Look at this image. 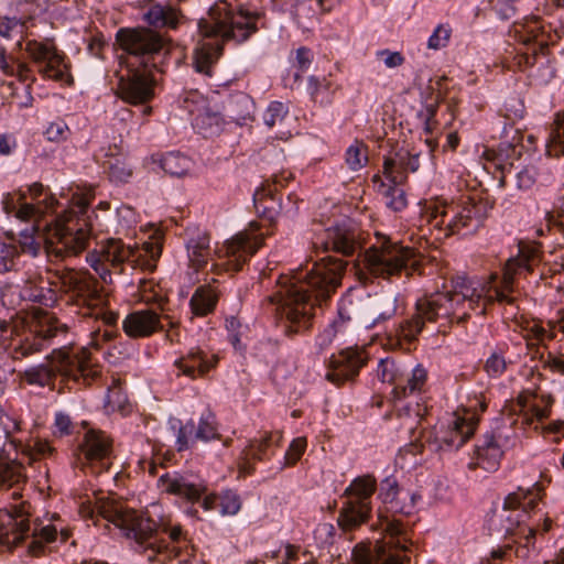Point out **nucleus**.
<instances>
[{
    "mask_svg": "<svg viewBox=\"0 0 564 564\" xmlns=\"http://www.w3.org/2000/svg\"><path fill=\"white\" fill-rule=\"evenodd\" d=\"M346 264L327 257L310 271L300 269L292 275H280L279 290L264 297L262 305L272 308L288 336L301 334L312 327L315 305L327 301L340 285Z\"/></svg>",
    "mask_w": 564,
    "mask_h": 564,
    "instance_id": "obj_1",
    "label": "nucleus"
},
{
    "mask_svg": "<svg viewBox=\"0 0 564 564\" xmlns=\"http://www.w3.org/2000/svg\"><path fill=\"white\" fill-rule=\"evenodd\" d=\"M496 279L495 274H491L487 282L457 276L454 281V291L436 292L419 299L415 314L403 321L395 329V345L409 350L426 322L435 323L444 318L449 323H465L470 316V311L480 308L479 314L484 315L487 306L494 302L512 304V295H509L501 285L494 284Z\"/></svg>",
    "mask_w": 564,
    "mask_h": 564,
    "instance_id": "obj_2",
    "label": "nucleus"
},
{
    "mask_svg": "<svg viewBox=\"0 0 564 564\" xmlns=\"http://www.w3.org/2000/svg\"><path fill=\"white\" fill-rule=\"evenodd\" d=\"M264 26V14L242 7H234L227 0H217L208 10L206 18L198 22V30L205 39L194 51L193 66L196 72L213 76V67L223 55L224 44H241Z\"/></svg>",
    "mask_w": 564,
    "mask_h": 564,
    "instance_id": "obj_3",
    "label": "nucleus"
},
{
    "mask_svg": "<svg viewBox=\"0 0 564 564\" xmlns=\"http://www.w3.org/2000/svg\"><path fill=\"white\" fill-rule=\"evenodd\" d=\"M93 199L91 191L75 196L68 210L56 217L54 223L45 225V251L51 260H63L78 254L87 248L91 234L95 230H102L104 224L96 210L93 212L94 219L91 216L85 217Z\"/></svg>",
    "mask_w": 564,
    "mask_h": 564,
    "instance_id": "obj_4",
    "label": "nucleus"
},
{
    "mask_svg": "<svg viewBox=\"0 0 564 564\" xmlns=\"http://www.w3.org/2000/svg\"><path fill=\"white\" fill-rule=\"evenodd\" d=\"M62 381H73L90 386L101 376V367L93 362L87 348H76L72 341L52 350L47 364L26 369L22 379L31 386L50 387L54 389L56 377Z\"/></svg>",
    "mask_w": 564,
    "mask_h": 564,
    "instance_id": "obj_5",
    "label": "nucleus"
},
{
    "mask_svg": "<svg viewBox=\"0 0 564 564\" xmlns=\"http://www.w3.org/2000/svg\"><path fill=\"white\" fill-rule=\"evenodd\" d=\"M517 41L523 45L513 57V65L521 72L549 82L555 76L554 58L550 46L554 45L558 35L550 24L540 17H528L513 25Z\"/></svg>",
    "mask_w": 564,
    "mask_h": 564,
    "instance_id": "obj_6",
    "label": "nucleus"
},
{
    "mask_svg": "<svg viewBox=\"0 0 564 564\" xmlns=\"http://www.w3.org/2000/svg\"><path fill=\"white\" fill-rule=\"evenodd\" d=\"M110 521L128 540L134 542L135 551L150 563L166 564L180 555V547L170 546L165 540L158 538V523L147 512L120 507L115 510Z\"/></svg>",
    "mask_w": 564,
    "mask_h": 564,
    "instance_id": "obj_7",
    "label": "nucleus"
},
{
    "mask_svg": "<svg viewBox=\"0 0 564 564\" xmlns=\"http://www.w3.org/2000/svg\"><path fill=\"white\" fill-rule=\"evenodd\" d=\"M161 253L162 247L159 242H144L141 249H133L121 239L111 238L99 249L89 252L87 261L105 283H110L111 270L121 273V265L126 262L133 268L154 271Z\"/></svg>",
    "mask_w": 564,
    "mask_h": 564,
    "instance_id": "obj_8",
    "label": "nucleus"
},
{
    "mask_svg": "<svg viewBox=\"0 0 564 564\" xmlns=\"http://www.w3.org/2000/svg\"><path fill=\"white\" fill-rule=\"evenodd\" d=\"M116 44L127 55L128 63L140 67L154 68L171 55V41L160 32L147 28H120L116 33Z\"/></svg>",
    "mask_w": 564,
    "mask_h": 564,
    "instance_id": "obj_9",
    "label": "nucleus"
},
{
    "mask_svg": "<svg viewBox=\"0 0 564 564\" xmlns=\"http://www.w3.org/2000/svg\"><path fill=\"white\" fill-rule=\"evenodd\" d=\"M57 275L64 291L73 293L77 304L84 310V316L100 319L107 328L116 325L118 314L105 308L107 294L88 271L64 268Z\"/></svg>",
    "mask_w": 564,
    "mask_h": 564,
    "instance_id": "obj_10",
    "label": "nucleus"
},
{
    "mask_svg": "<svg viewBox=\"0 0 564 564\" xmlns=\"http://www.w3.org/2000/svg\"><path fill=\"white\" fill-rule=\"evenodd\" d=\"M487 410L484 399H475V403L458 408L444 420L440 421L426 442L436 451H454L460 448L475 433L480 414Z\"/></svg>",
    "mask_w": 564,
    "mask_h": 564,
    "instance_id": "obj_11",
    "label": "nucleus"
},
{
    "mask_svg": "<svg viewBox=\"0 0 564 564\" xmlns=\"http://www.w3.org/2000/svg\"><path fill=\"white\" fill-rule=\"evenodd\" d=\"M422 217L445 237L471 234L481 221L480 208L470 199L460 203L431 200L425 205Z\"/></svg>",
    "mask_w": 564,
    "mask_h": 564,
    "instance_id": "obj_12",
    "label": "nucleus"
},
{
    "mask_svg": "<svg viewBox=\"0 0 564 564\" xmlns=\"http://www.w3.org/2000/svg\"><path fill=\"white\" fill-rule=\"evenodd\" d=\"M364 262L371 275L390 279L402 271L408 275L415 271L420 254L411 247L383 238L366 251Z\"/></svg>",
    "mask_w": 564,
    "mask_h": 564,
    "instance_id": "obj_13",
    "label": "nucleus"
},
{
    "mask_svg": "<svg viewBox=\"0 0 564 564\" xmlns=\"http://www.w3.org/2000/svg\"><path fill=\"white\" fill-rule=\"evenodd\" d=\"M113 456V440L100 430H88L76 452V460L82 469L89 467L96 473L107 470Z\"/></svg>",
    "mask_w": 564,
    "mask_h": 564,
    "instance_id": "obj_14",
    "label": "nucleus"
},
{
    "mask_svg": "<svg viewBox=\"0 0 564 564\" xmlns=\"http://www.w3.org/2000/svg\"><path fill=\"white\" fill-rule=\"evenodd\" d=\"M154 68L140 67L128 63L126 74L119 78L117 95L131 105H147L154 98L156 80Z\"/></svg>",
    "mask_w": 564,
    "mask_h": 564,
    "instance_id": "obj_15",
    "label": "nucleus"
},
{
    "mask_svg": "<svg viewBox=\"0 0 564 564\" xmlns=\"http://www.w3.org/2000/svg\"><path fill=\"white\" fill-rule=\"evenodd\" d=\"M259 228L258 224L251 223L249 229L227 241L220 250V258L226 260L215 264V268L221 267L227 272L240 271L247 260L263 245L264 238L262 234H258Z\"/></svg>",
    "mask_w": 564,
    "mask_h": 564,
    "instance_id": "obj_16",
    "label": "nucleus"
},
{
    "mask_svg": "<svg viewBox=\"0 0 564 564\" xmlns=\"http://www.w3.org/2000/svg\"><path fill=\"white\" fill-rule=\"evenodd\" d=\"M68 334V326L62 323L54 315L44 313L39 317V327L35 334L25 337L12 350V358L22 360L36 352H41L45 344L58 337H66Z\"/></svg>",
    "mask_w": 564,
    "mask_h": 564,
    "instance_id": "obj_17",
    "label": "nucleus"
},
{
    "mask_svg": "<svg viewBox=\"0 0 564 564\" xmlns=\"http://www.w3.org/2000/svg\"><path fill=\"white\" fill-rule=\"evenodd\" d=\"M291 178V173H288V175L284 173L274 175L272 182H268L254 193L253 200L256 209L270 221H273L280 214L294 216L299 212V203L301 202L299 197H295L296 200L293 207L282 205L281 199L276 197L279 188H282Z\"/></svg>",
    "mask_w": 564,
    "mask_h": 564,
    "instance_id": "obj_18",
    "label": "nucleus"
},
{
    "mask_svg": "<svg viewBox=\"0 0 564 564\" xmlns=\"http://www.w3.org/2000/svg\"><path fill=\"white\" fill-rule=\"evenodd\" d=\"M367 361L368 354L364 348L349 347L343 349L330 357L326 379L336 386H340L355 379Z\"/></svg>",
    "mask_w": 564,
    "mask_h": 564,
    "instance_id": "obj_19",
    "label": "nucleus"
},
{
    "mask_svg": "<svg viewBox=\"0 0 564 564\" xmlns=\"http://www.w3.org/2000/svg\"><path fill=\"white\" fill-rule=\"evenodd\" d=\"M313 247L322 251L333 250L344 256H351L357 248V235L346 225H336L315 235Z\"/></svg>",
    "mask_w": 564,
    "mask_h": 564,
    "instance_id": "obj_20",
    "label": "nucleus"
},
{
    "mask_svg": "<svg viewBox=\"0 0 564 564\" xmlns=\"http://www.w3.org/2000/svg\"><path fill=\"white\" fill-rule=\"evenodd\" d=\"M220 356L213 351H207L200 347L192 348L186 355L174 361L177 376H186L191 379L204 378L212 370L216 369Z\"/></svg>",
    "mask_w": 564,
    "mask_h": 564,
    "instance_id": "obj_21",
    "label": "nucleus"
},
{
    "mask_svg": "<svg viewBox=\"0 0 564 564\" xmlns=\"http://www.w3.org/2000/svg\"><path fill=\"white\" fill-rule=\"evenodd\" d=\"M122 329L133 339L150 337L163 329L161 315L150 308L131 312L124 317Z\"/></svg>",
    "mask_w": 564,
    "mask_h": 564,
    "instance_id": "obj_22",
    "label": "nucleus"
},
{
    "mask_svg": "<svg viewBox=\"0 0 564 564\" xmlns=\"http://www.w3.org/2000/svg\"><path fill=\"white\" fill-rule=\"evenodd\" d=\"M553 398L551 395H538L536 393L523 392L517 398L519 412L523 416V423L530 425L534 421H543L550 416Z\"/></svg>",
    "mask_w": 564,
    "mask_h": 564,
    "instance_id": "obj_23",
    "label": "nucleus"
},
{
    "mask_svg": "<svg viewBox=\"0 0 564 564\" xmlns=\"http://www.w3.org/2000/svg\"><path fill=\"white\" fill-rule=\"evenodd\" d=\"M192 113L194 116V127L204 135L218 130L225 116L223 105L214 98L203 99L202 105L192 110Z\"/></svg>",
    "mask_w": 564,
    "mask_h": 564,
    "instance_id": "obj_24",
    "label": "nucleus"
},
{
    "mask_svg": "<svg viewBox=\"0 0 564 564\" xmlns=\"http://www.w3.org/2000/svg\"><path fill=\"white\" fill-rule=\"evenodd\" d=\"M503 452L495 434H486L476 445L474 452L475 462L469 464L470 469L477 467L485 470H496L500 464Z\"/></svg>",
    "mask_w": 564,
    "mask_h": 564,
    "instance_id": "obj_25",
    "label": "nucleus"
},
{
    "mask_svg": "<svg viewBox=\"0 0 564 564\" xmlns=\"http://www.w3.org/2000/svg\"><path fill=\"white\" fill-rule=\"evenodd\" d=\"M538 257L539 250L536 247H521L519 254L506 262L500 285L509 295L513 292L516 275L521 271L530 272L532 270L531 264L538 259Z\"/></svg>",
    "mask_w": 564,
    "mask_h": 564,
    "instance_id": "obj_26",
    "label": "nucleus"
},
{
    "mask_svg": "<svg viewBox=\"0 0 564 564\" xmlns=\"http://www.w3.org/2000/svg\"><path fill=\"white\" fill-rule=\"evenodd\" d=\"M159 487L162 491L185 498L191 502L198 501L206 492L202 484H192L177 474H164L159 478Z\"/></svg>",
    "mask_w": 564,
    "mask_h": 564,
    "instance_id": "obj_27",
    "label": "nucleus"
},
{
    "mask_svg": "<svg viewBox=\"0 0 564 564\" xmlns=\"http://www.w3.org/2000/svg\"><path fill=\"white\" fill-rule=\"evenodd\" d=\"M280 437V434L265 432L260 438H254L242 449L237 460L240 475H249L253 471L256 460H261L267 449L271 446L273 437Z\"/></svg>",
    "mask_w": 564,
    "mask_h": 564,
    "instance_id": "obj_28",
    "label": "nucleus"
},
{
    "mask_svg": "<svg viewBox=\"0 0 564 564\" xmlns=\"http://www.w3.org/2000/svg\"><path fill=\"white\" fill-rule=\"evenodd\" d=\"M429 379V372L422 365H416L410 372L401 371L395 388L392 389V395L401 400L414 393H422Z\"/></svg>",
    "mask_w": 564,
    "mask_h": 564,
    "instance_id": "obj_29",
    "label": "nucleus"
},
{
    "mask_svg": "<svg viewBox=\"0 0 564 564\" xmlns=\"http://www.w3.org/2000/svg\"><path fill=\"white\" fill-rule=\"evenodd\" d=\"M26 482L23 465L17 460H0V492L13 489V500L22 498L21 486Z\"/></svg>",
    "mask_w": 564,
    "mask_h": 564,
    "instance_id": "obj_30",
    "label": "nucleus"
},
{
    "mask_svg": "<svg viewBox=\"0 0 564 564\" xmlns=\"http://www.w3.org/2000/svg\"><path fill=\"white\" fill-rule=\"evenodd\" d=\"M521 153L510 143H501L498 149H487L484 152V159L491 163L495 170L501 173L499 177L500 187L506 186V173L510 172L516 160Z\"/></svg>",
    "mask_w": 564,
    "mask_h": 564,
    "instance_id": "obj_31",
    "label": "nucleus"
},
{
    "mask_svg": "<svg viewBox=\"0 0 564 564\" xmlns=\"http://www.w3.org/2000/svg\"><path fill=\"white\" fill-rule=\"evenodd\" d=\"M220 291L213 283L198 286L189 301L192 313L199 317L212 314L217 306Z\"/></svg>",
    "mask_w": 564,
    "mask_h": 564,
    "instance_id": "obj_32",
    "label": "nucleus"
},
{
    "mask_svg": "<svg viewBox=\"0 0 564 564\" xmlns=\"http://www.w3.org/2000/svg\"><path fill=\"white\" fill-rule=\"evenodd\" d=\"M224 115L239 126L247 124L253 120L254 102L245 93H237L230 96L227 106L224 107Z\"/></svg>",
    "mask_w": 564,
    "mask_h": 564,
    "instance_id": "obj_33",
    "label": "nucleus"
},
{
    "mask_svg": "<svg viewBox=\"0 0 564 564\" xmlns=\"http://www.w3.org/2000/svg\"><path fill=\"white\" fill-rule=\"evenodd\" d=\"M391 421V429L397 433L414 435L419 425L421 424V414L417 409L410 405L395 406L393 412L389 414Z\"/></svg>",
    "mask_w": 564,
    "mask_h": 564,
    "instance_id": "obj_34",
    "label": "nucleus"
},
{
    "mask_svg": "<svg viewBox=\"0 0 564 564\" xmlns=\"http://www.w3.org/2000/svg\"><path fill=\"white\" fill-rule=\"evenodd\" d=\"M183 19L181 10L171 6L154 4L144 14V21L153 28L176 29Z\"/></svg>",
    "mask_w": 564,
    "mask_h": 564,
    "instance_id": "obj_35",
    "label": "nucleus"
},
{
    "mask_svg": "<svg viewBox=\"0 0 564 564\" xmlns=\"http://www.w3.org/2000/svg\"><path fill=\"white\" fill-rule=\"evenodd\" d=\"M370 511L371 506L347 500L339 512L338 525L344 531L355 530L369 519Z\"/></svg>",
    "mask_w": 564,
    "mask_h": 564,
    "instance_id": "obj_36",
    "label": "nucleus"
},
{
    "mask_svg": "<svg viewBox=\"0 0 564 564\" xmlns=\"http://www.w3.org/2000/svg\"><path fill=\"white\" fill-rule=\"evenodd\" d=\"M30 531L29 519L6 516L0 518V543L3 545H18Z\"/></svg>",
    "mask_w": 564,
    "mask_h": 564,
    "instance_id": "obj_37",
    "label": "nucleus"
},
{
    "mask_svg": "<svg viewBox=\"0 0 564 564\" xmlns=\"http://www.w3.org/2000/svg\"><path fill=\"white\" fill-rule=\"evenodd\" d=\"M377 482L372 476L357 477L345 490L347 500L370 506V498L376 491Z\"/></svg>",
    "mask_w": 564,
    "mask_h": 564,
    "instance_id": "obj_38",
    "label": "nucleus"
},
{
    "mask_svg": "<svg viewBox=\"0 0 564 564\" xmlns=\"http://www.w3.org/2000/svg\"><path fill=\"white\" fill-rule=\"evenodd\" d=\"M30 25H33L31 19L0 17V36L7 40H17L21 47L22 41L30 35Z\"/></svg>",
    "mask_w": 564,
    "mask_h": 564,
    "instance_id": "obj_39",
    "label": "nucleus"
},
{
    "mask_svg": "<svg viewBox=\"0 0 564 564\" xmlns=\"http://www.w3.org/2000/svg\"><path fill=\"white\" fill-rule=\"evenodd\" d=\"M25 199L24 193H18L17 202L19 203V208L17 209L15 216L21 220H31L35 219L36 225L39 224V217L50 210L54 209L55 204L57 203L53 196L46 197L43 202L34 204H28L23 200Z\"/></svg>",
    "mask_w": 564,
    "mask_h": 564,
    "instance_id": "obj_40",
    "label": "nucleus"
},
{
    "mask_svg": "<svg viewBox=\"0 0 564 564\" xmlns=\"http://www.w3.org/2000/svg\"><path fill=\"white\" fill-rule=\"evenodd\" d=\"M384 485L387 486L383 491L384 501L392 503L397 511L410 513L409 508L414 506L415 496L401 489L395 481L386 480Z\"/></svg>",
    "mask_w": 564,
    "mask_h": 564,
    "instance_id": "obj_41",
    "label": "nucleus"
},
{
    "mask_svg": "<svg viewBox=\"0 0 564 564\" xmlns=\"http://www.w3.org/2000/svg\"><path fill=\"white\" fill-rule=\"evenodd\" d=\"M521 333L528 345H540L554 338L552 327H544L539 319H528L521 324Z\"/></svg>",
    "mask_w": 564,
    "mask_h": 564,
    "instance_id": "obj_42",
    "label": "nucleus"
},
{
    "mask_svg": "<svg viewBox=\"0 0 564 564\" xmlns=\"http://www.w3.org/2000/svg\"><path fill=\"white\" fill-rule=\"evenodd\" d=\"M408 167L401 152H394L384 159L383 175L394 185H402L408 180Z\"/></svg>",
    "mask_w": 564,
    "mask_h": 564,
    "instance_id": "obj_43",
    "label": "nucleus"
},
{
    "mask_svg": "<svg viewBox=\"0 0 564 564\" xmlns=\"http://www.w3.org/2000/svg\"><path fill=\"white\" fill-rule=\"evenodd\" d=\"M39 73L44 77L63 82L69 77L68 66L65 63V56L58 52V50L52 54L42 66L39 68Z\"/></svg>",
    "mask_w": 564,
    "mask_h": 564,
    "instance_id": "obj_44",
    "label": "nucleus"
},
{
    "mask_svg": "<svg viewBox=\"0 0 564 564\" xmlns=\"http://www.w3.org/2000/svg\"><path fill=\"white\" fill-rule=\"evenodd\" d=\"M104 165L107 169L108 176L112 182L124 183L128 182L132 175L131 164L122 154L109 155Z\"/></svg>",
    "mask_w": 564,
    "mask_h": 564,
    "instance_id": "obj_45",
    "label": "nucleus"
},
{
    "mask_svg": "<svg viewBox=\"0 0 564 564\" xmlns=\"http://www.w3.org/2000/svg\"><path fill=\"white\" fill-rule=\"evenodd\" d=\"M191 160L178 152H170L163 155L160 160L161 169L166 174L175 177H182L186 175L191 170Z\"/></svg>",
    "mask_w": 564,
    "mask_h": 564,
    "instance_id": "obj_46",
    "label": "nucleus"
},
{
    "mask_svg": "<svg viewBox=\"0 0 564 564\" xmlns=\"http://www.w3.org/2000/svg\"><path fill=\"white\" fill-rule=\"evenodd\" d=\"M404 524L399 520L388 521L383 531L386 533L381 542L377 544H386L387 546L398 547L400 550H408V539L404 536Z\"/></svg>",
    "mask_w": 564,
    "mask_h": 564,
    "instance_id": "obj_47",
    "label": "nucleus"
},
{
    "mask_svg": "<svg viewBox=\"0 0 564 564\" xmlns=\"http://www.w3.org/2000/svg\"><path fill=\"white\" fill-rule=\"evenodd\" d=\"M158 527L159 531L167 534L170 538L171 543H167L170 546L180 547V555L177 556L180 557L182 555L183 546L187 549L189 542L187 532L180 523H172L170 520H161V522L158 523Z\"/></svg>",
    "mask_w": 564,
    "mask_h": 564,
    "instance_id": "obj_48",
    "label": "nucleus"
},
{
    "mask_svg": "<svg viewBox=\"0 0 564 564\" xmlns=\"http://www.w3.org/2000/svg\"><path fill=\"white\" fill-rule=\"evenodd\" d=\"M24 50L34 63L43 64L52 54L57 51V47L53 40H30L26 41Z\"/></svg>",
    "mask_w": 564,
    "mask_h": 564,
    "instance_id": "obj_49",
    "label": "nucleus"
},
{
    "mask_svg": "<svg viewBox=\"0 0 564 564\" xmlns=\"http://www.w3.org/2000/svg\"><path fill=\"white\" fill-rule=\"evenodd\" d=\"M307 90L315 102L328 104L332 100L334 90L327 78L319 79L311 76L307 80Z\"/></svg>",
    "mask_w": 564,
    "mask_h": 564,
    "instance_id": "obj_50",
    "label": "nucleus"
},
{
    "mask_svg": "<svg viewBox=\"0 0 564 564\" xmlns=\"http://www.w3.org/2000/svg\"><path fill=\"white\" fill-rule=\"evenodd\" d=\"M400 550L386 544H377V556L373 564H408L410 558Z\"/></svg>",
    "mask_w": 564,
    "mask_h": 564,
    "instance_id": "obj_51",
    "label": "nucleus"
},
{
    "mask_svg": "<svg viewBox=\"0 0 564 564\" xmlns=\"http://www.w3.org/2000/svg\"><path fill=\"white\" fill-rule=\"evenodd\" d=\"M345 162L351 171H358L366 166L368 162L367 147L359 141H355L345 154Z\"/></svg>",
    "mask_w": 564,
    "mask_h": 564,
    "instance_id": "obj_52",
    "label": "nucleus"
},
{
    "mask_svg": "<svg viewBox=\"0 0 564 564\" xmlns=\"http://www.w3.org/2000/svg\"><path fill=\"white\" fill-rule=\"evenodd\" d=\"M195 437L204 442L220 440L216 416L213 413L202 415L196 429Z\"/></svg>",
    "mask_w": 564,
    "mask_h": 564,
    "instance_id": "obj_53",
    "label": "nucleus"
},
{
    "mask_svg": "<svg viewBox=\"0 0 564 564\" xmlns=\"http://www.w3.org/2000/svg\"><path fill=\"white\" fill-rule=\"evenodd\" d=\"M506 534L513 538V542L528 547L534 543L535 529L523 521H517L514 527L506 529Z\"/></svg>",
    "mask_w": 564,
    "mask_h": 564,
    "instance_id": "obj_54",
    "label": "nucleus"
},
{
    "mask_svg": "<svg viewBox=\"0 0 564 564\" xmlns=\"http://www.w3.org/2000/svg\"><path fill=\"white\" fill-rule=\"evenodd\" d=\"M401 367L391 358L381 359L377 367V377L382 382H387L395 388L397 381L401 375Z\"/></svg>",
    "mask_w": 564,
    "mask_h": 564,
    "instance_id": "obj_55",
    "label": "nucleus"
},
{
    "mask_svg": "<svg viewBox=\"0 0 564 564\" xmlns=\"http://www.w3.org/2000/svg\"><path fill=\"white\" fill-rule=\"evenodd\" d=\"M225 328L228 333V340L235 349H242V338L247 333L248 327L243 325L236 316H229L225 321Z\"/></svg>",
    "mask_w": 564,
    "mask_h": 564,
    "instance_id": "obj_56",
    "label": "nucleus"
},
{
    "mask_svg": "<svg viewBox=\"0 0 564 564\" xmlns=\"http://www.w3.org/2000/svg\"><path fill=\"white\" fill-rule=\"evenodd\" d=\"M547 153L554 156L564 154V112L558 115L556 128L551 133V139L547 144Z\"/></svg>",
    "mask_w": 564,
    "mask_h": 564,
    "instance_id": "obj_57",
    "label": "nucleus"
},
{
    "mask_svg": "<svg viewBox=\"0 0 564 564\" xmlns=\"http://www.w3.org/2000/svg\"><path fill=\"white\" fill-rule=\"evenodd\" d=\"M289 110L281 101H272L263 113L264 123L269 128L282 124Z\"/></svg>",
    "mask_w": 564,
    "mask_h": 564,
    "instance_id": "obj_58",
    "label": "nucleus"
},
{
    "mask_svg": "<svg viewBox=\"0 0 564 564\" xmlns=\"http://www.w3.org/2000/svg\"><path fill=\"white\" fill-rule=\"evenodd\" d=\"M19 258L18 247L10 242H0V273L11 271L15 267Z\"/></svg>",
    "mask_w": 564,
    "mask_h": 564,
    "instance_id": "obj_59",
    "label": "nucleus"
},
{
    "mask_svg": "<svg viewBox=\"0 0 564 564\" xmlns=\"http://www.w3.org/2000/svg\"><path fill=\"white\" fill-rule=\"evenodd\" d=\"M10 68L12 73H3L7 76H14L21 83H26L28 89L31 88L32 84L35 82V76L28 63L21 62L15 58H11Z\"/></svg>",
    "mask_w": 564,
    "mask_h": 564,
    "instance_id": "obj_60",
    "label": "nucleus"
},
{
    "mask_svg": "<svg viewBox=\"0 0 564 564\" xmlns=\"http://www.w3.org/2000/svg\"><path fill=\"white\" fill-rule=\"evenodd\" d=\"M384 198L387 206L394 212H401L408 206L405 192L398 185L389 186Z\"/></svg>",
    "mask_w": 564,
    "mask_h": 564,
    "instance_id": "obj_61",
    "label": "nucleus"
},
{
    "mask_svg": "<svg viewBox=\"0 0 564 564\" xmlns=\"http://www.w3.org/2000/svg\"><path fill=\"white\" fill-rule=\"evenodd\" d=\"M219 508L223 516H235L241 509L240 497L234 491H225L219 496Z\"/></svg>",
    "mask_w": 564,
    "mask_h": 564,
    "instance_id": "obj_62",
    "label": "nucleus"
},
{
    "mask_svg": "<svg viewBox=\"0 0 564 564\" xmlns=\"http://www.w3.org/2000/svg\"><path fill=\"white\" fill-rule=\"evenodd\" d=\"M452 31L453 30L448 23L438 24L429 39V48L440 50L445 47L449 42Z\"/></svg>",
    "mask_w": 564,
    "mask_h": 564,
    "instance_id": "obj_63",
    "label": "nucleus"
},
{
    "mask_svg": "<svg viewBox=\"0 0 564 564\" xmlns=\"http://www.w3.org/2000/svg\"><path fill=\"white\" fill-rule=\"evenodd\" d=\"M377 556V543L370 544L359 543L352 550L354 564H373Z\"/></svg>",
    "mask_w": 564,
    "mask_h": 564,
    "instance_id": "obj_64",
    "label": "nucleus"
}]
</instances>
